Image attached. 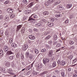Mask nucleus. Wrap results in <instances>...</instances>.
<instances>
[{
	"label": "nucleus",
	"mask_w": 77,
	"mask_h": 77,
	"mask_svg": "<svg viewBox=\"0 0 77 77\" xmlns=\"http://www.w3.org/2000/svg\"><path fill=\"white\" fill-rule=\"evenodd\" d=\"M38 18V16L35 14H32L31 16L29 17L28 21H32V20L35 21V19H37Z\"/></svg>",
	"instance_id": "1"
},
{
	"label": "nucleus",
	"mask_w": 77,
	"mask_h": 77,
	"mask_svg": "<svg viewBox=\"0 0 77 77\" xmlns=\"http://www.w3.org/2000/svg\"><path fill=\"white\" fill-rule=\"evenodd\" d=\"M43 63L45 65H46V63H48L50 62V59L49 58H44L43 60Z\"/></svg>",
	"instance_id": "2"
},
{
	"label": "nucleus",
	"mask_w": 77,
	"mask_h": 77,
	"mask_svg": "<svg viewBox=\"0 0 77 77\" xmlns=\"http://www.w3.org/2000/svg\"><path fill=\"white\" fill-rule=\"evenodd\" d=\"M58 65H60L61 66H63L65 64V62L64 61H61L58 60L57 62Z\"/></svg>",
	"instance_id": "3"
},
{
	"label": "nucleus",
	"mask_w": 77,
	"mask_h": 77,
	"mask_svg": "<svg viewBox=\"0 0 77 77\" xmlns=\"http://www.w3.org/2000/svg\"><path fill=\"white\" fill-rule=\"evenodd\" d=\"M28 48V45L26 44L22 46V50L23 51H26Z\"/></svg>",
	"instance_id": "4"
},
{
	"label": "nucleus",
	"mask_w": 77,
	"mask_h": 77,
	"mask_svg": "<svg viewBox=\"0 0 77 77\" xmlns=\"http://www.w3.org/2000/svg\"><path fill=\"white\" fill-rule=\"evenodd\" d=\"M3 50L5 51H9L10 50V49L7 46H4Z\"/></svg>",
	"instance_id": "5"
},
{
	"label": "nucleus",
	"mask_w": 77,
	"mask_h": 77,
	"mask_svg": "<svg viewBox=\"0 0 77 77\" xmlns=\"http://www.w3.org/2000/svg\"><path fill=\"white\" fill-rule=\"evenodd\" d=\"M48 55L49 57H51L53 56V51L50 50L48 52Z\"/></svg>",
	"instance_id": "6"
},
{
	"label": "nucleus",
	"mask_w": 77,
	"mask_h": 77,
	"mask_svg": "<svg viewBox=\"0 0 77 77\" xmlns=\"http://www.w3.org/2000/svg\"><path fill=\"white\" fill-rule=\"evenodd\" d=\"M29 39H32L33 40L35 39V36L32 35H30L29 36Z\"/></svg>",
	"instance_id": "7"
},
{
	"label": "nucleus",
	"mask_w": 77,
	"mask_h": 77,
	"mask_svg": "<svg viewBox=\"0 0 77 77\" xmlns=\"http://www.w3.org/2000/svg\"><path fill=\"white\" fill-rule=\"evenodd\" d=\"M57 9L59 10H63L64 9V7H63V6H58Z\"/></svg>",
	"instance_id": "8"
},
{
	"label": "nucleus",
	"mask_w": 77,
	"mask_h": 77,
	"mask_svg": "<svg viewBox=\"0 0 77 77\" xmlns=\"http://www.w3.org/2000/svg\"><path fill=\"white\" fill-rule=\"evenodd\" d=\"M7 12H8V13H12L13 12V10H12V9L9 8L7 9Z\"/></svg>",
	"instance_id": "9"
},
{
	"label": "nucleus",
	"mask_w": 77,
	"mask_h": 77,
	"mask_svg": "<svg viewBox=\"0 0 77 77\" xmlns=\"http://www.w3.org/2000/svg\"><path fill=\"white\" fill-rule=\"evenodd\" d=\"M5 65L7 67H9L11 66V64L9 62H6L5 63Z\"/></svg>",
	"instance_id": "10"
},
{
	"label": "nucleus",
	"mask_w": 77,
	"mask_h": 77,
	"mask_svg": "<svg viewBox=\"0 0 77 77\" xmlns=\"http://www.w3.org/2000/svg\"><path fill=\"white\" fill-rule=\"evenodd\" d=\"M60 1H58L57 2H55L54 4V6H56V5H59V4H60Z\"/></svg>",
	"instance_id": "11"
},
{
	"label": "nucleus",
	"mask_w": 77,
	"mask_h": 77,
	"mask_svg": "<svg viewBox=\"0 0 77 77\" xmlns=\"http://www.w3.org/2000/svg\"><path fill=\"white\" fill-rule=\"evenodd\" d=\"M21 27H22V26H21V25H20L18 26L17 27V28L16 31L18 32V30H20V29H21Z\"/></svg>",
	"instance_id": "12"
},
{
	"label": "nucleus",
	"mask_w": 77,
	"mask_h": 77,
	"mask_svg": "<svg viewBox=\"0 0 77 77\" xmlns=\"http://www.w3.org/2000/svg\"><path fill=\"white\" fill-rule=\"evenodd\" d=\"M54 2V0H48V4H50L51 3H52Z\"/></svg>",
	"instance_id": "13"
},
{
	"label": "nucleus",
	"mask_w": 77,
	"mask_h": 77,
	"mask_svg": "<svg viewBox=\"0 0 77 77\" xmlns=\"http://www.w3.org/2000/svg\"><path fill=\"white\" fill-rule=\"evenodd\" d=\"M48 26H49V27H53L54 24L53 23H48Z\"/></svg>",
	"instance_id": "14"
},
{
	"label": "nucleus",
	"mask_w": 77,
	"mask_h": 77,
	"mask_svg": "<svg viewBox=\"0 0 77 77\" xmlns=\"http://www.w3.org/2000/svg\"><path fill=\"white\" fill-rule=\"evenodd\" d=\"M61 74L62 77H64L65 76V72H61Z\"/></svg>",
	"instance_id": "15"
},
{
	"label": "nucleus",
	"mask_w": 77,
	"mask_h": 77,
	"mask_svg": "<svg viewBox=\"0 0 77 77\" xmlns=\"http://www.w3.org/2000/svg\"><path fill=\"white\" fill-rule=\"evenodd\" d=\"M49 14L48 12L47 11H44L43 13V14L44 15H48Z\"/></svg>",
	"instance_id": "16"
},
{
	"label": "nucleus",
	"mask_w": 77,
	"mask_h": 77,
	"mask_svg": "<svg viewBox=\"0 0 77 77\" xmlns=\"http://www.w3.org/2000/svg\"><path fill=\"white\" fill-rule=\"evenodd\" d=\"M7 53V54H8V55H10V54H13V53L12 52V51H11V50L8 51Z\"/></svg>",
	"instance_id": "17"
},
{
	"label": "nucleus",
	"mask_w": 77,
	"mask_h": 77,
	"mask_svg": "<svg viewBox=\"0 0 77 77\" xmlns=\"http://www.w3.org/2000/svg\"><path fill=\"white\" fill-rule=\"evenodd\" d=\"M53 39L54 41L57 40V35H55L53 37Z\"/></svg>",
	"instance_id": "18"
},
{
	"label": "nucleus",
	"mask_w": 77,
	"mask_h": 77,
	"mask_svg": "<svg viewBox=\"0 0 77 77\" xmlns=\"http://www.w3.org/2000/svg\"><path fill=\"white\" fill-rule=\"evenodd\" d=\"M16 57L17 58H19L20 57V52H18L16 55Z\"/></svg>",
	"instance_id": "19"
},
{
	"label": "nucleus",
	"mask_w": 77,
	"mask_h": 77,
	"mask_svg": "<svg viewBox=\"0 0 77 77\" xmlns=\"http://www.w3.org/2000/svg\"><path fill=\"white\" fill-rule=\"evenodd\" d=\"M3 54V51L2 50H0V56H2Z\"/></svg>",
	"instance_id": "20"
},
{
	"label": "nucleus",
	"mask_w": 77,
	"mask_h": 77,
	"mask_svg": "<svg viewBox=\"0 0 77 77\" xmlns=\"http://www.w3.org/2000/svg\"><path fill=\"white\" fill-rule=\"evenodd\" d=\"M17 45L15 43H12L11 45V46L13 47H17Z\"/></svg>",
	"instance_id": "21"
},
{
	"label": "nucleus",
	"mask_w": 77,
	"mask_h": 77,
	"mask_svg": "<svg viewBox=\"0 0 77 77\" xmlns=\"http://www.w3.org/2000/svg\"><path fill=\"white\" fill-rule=\"evenodd\" d=\"M33 5V2H32L29 4V5H28V7L29 8L32 7Z\"/></svg>",
	"instance_id": "22"
},
{
	"label": "nucleus",
	"mask_w": 77,
	"mask_h": 77,
	"mask_svg": "<svg viewBox=\"0 0 77 77\" xmlns=\"http://www.w3.org/2000/svg\"><path fill=\"white\" fill-rule=\"evenodd\" d=\"M47 74V72H46V71H45L40 73V75L42 76H43V75H45V74Z\"/></svg>",
	"instance_id": "23"
},
{
	"label": "nucleus",
	"mask_w": 77,
	"mask_h": 77,
	"mask_svg": "<svg viewBox=\"0 0 77 77\" xmlns=\"http://www.w3.org/2000/svg\"><path fill=\"white\" fill-rule=\"evenodd\" d=\"M56 66V62H54L52 63V67H55Z\"/></svg>",
	"instance_id": "24"
},
{
	"label": "nucleus",
	"mask_w": 77,
	"mask_h": 77,
	"mask_svg": "<svg viewBox=\"0 0 77 77\" xmlns=\"http://www.w3.org/2000/svg\"><path fill=\"white\" fill-rule=\"evenodd\" d=\"M72 7V5L71 4H68L67 5V8H70Z\"/></svg>",
	"instance_id": "25"
},
{
	"label": "nucleus",
	"mask_w": 77,
	"mask_h": 77,
	"mask_svg": "<svg viewBox=\"0 0 77 77\" xmlns=\"http://www.w3.org/2000/svg\"><path fill=\"white\" fill-rule=\"evenodd\" d=\"M8 23H6L4 24V27L5 28H6V27H8Z\"/></svg>",
	"instance_id": "26"
},
{
	"label": "nucleus",
	"mask_w": 77,
	"mask_h": 77,
	"mask_svg": "<svg viewBox=\"0 0 77 77\" xmlns=\"http://www.w3.org/2000/svg\"><path fill=\"white\" fill-rule=\"evenodd\" d=\"M35 26H37V27H41V24L38 23L35 24Z\"/></svg>",
	"instance_id": "27"
},
{
	"label": "nucleus",
	"mask_w": 77,
	"mask_h": 77,
	"mask_svg": "<svg viewBox=\"0 0 77 77\" xmlns=\"http://www.w3.org/2000/svg\"><path fill=\"white\" fill-rule=\"evenodd\" d=\"M41 21H43V22H44V23H46L47 22V20L44 19H41Z\"/></svg>",
	"instance_id": "28"
},
{
	"label": "nucleus",
	"mask_w": 77,
	"mask_h": 77,
	"mask_svg": "<svg viewBox=\"0 0 77 77\" xmlns=\"http://www.w3.org/2000/svg\"><path fill=\"white\" fill-rule=\"evenodd\" d=\"M9 58L11 60H13L14 58V56H11L9 57Z\"/></svg>",
	"instance_id": "29"
},
{
	"label": "nucleus",
	"mask_w": 77,
	"mask_h": 77,
	"mask_svg": "<svg viewBox=\"0 0 77 77\" xmlns=\"http://www.w3.org/2000/svg\"><path fill=\"white\" fill-rule=\"evenodd\" d=\"M56 47L57 48L60 47H61V44L60 43H58Z\"/></svg>",
	"instance_id": "30"
},
{
	"label": "nucleus",
	"mask_w": 77,
	"mask_h": 77,
	"mask_svg": "<svg viewBox=\"0 0 77 77\" xmlns=\"http://www.w3.org/2000/svg\"><path fill=\"white\" fill-rule=\"evenodd\" d=\"M74 43L73 41H70L69 42V44H70V45H72V44H74Z\"/></svg>",
	"instance_id": "31"
},
{
	"label": "nucleus",
	"mask_w": 77,
	"mask_h": 77,
	"mask_svg": "<svg viewBox=\"0 0 77 77\" xmlns=\"http://www.w3.org/2000/svg\"><path fill=\"white\" fill-rule=\"evenodd\" d=\"M29 58L30 59H32L33 58V55H30L29 56Z\"/></svg>",
	"instance_id": "32"
},
{
	"label": "nucleus",
	"mask_w": 77,
	"mask_h": 77,
	"mask_svg": "<svg viewBox=\"0 0 77 77\" xmlns=\"http://www.w3.org/2000/svg\"><path fill=\"white\" fill-rule=\"evenodd\" d=\"M5 20L7 21H8L9 20V17L6 16L5 18Z\"/></svg>",
	"instance_id": "33"
},
{
	"label": "nucleus",
	"mask_w": 77,
	"mask_h": 77,
	"mask_svg": "<svg viewBox=\"0 0 77 77\" xmlns=\"http://www.w3.org/2000/svg\"><path fill=\"white\" fill-rule=\"evenodd\" d=\"M15 17V14H11V15L10 16V18H12L14 17Z\"/></svg>",
	"instance_id": "34"
},
{
	"label": "nucleus",
	"mask_w": 77,
	"mask_h": 77,
	"mask_svg": "<svg viewBox=\"0 0 77 77\" xmlns=\"http://www.w3.org/2000/svg\"><path fill=\"white\" fill-rule=\"evenodd\" d=\"M50 38H51V36L48 35L46 37L45 39H50Z\"/></svg>",
	"instance_id": "35"
},
{
	"label": "nucleus",
	"mask_w": 77,
	"mask_h": 77,
	"mask_svg": "<svg viewBox=\"0 0 77 77\" xmlns=\"http://www.w3.org/2000/svg\"><path fill=\"white\" fill-rule=\"evenodd\" d=\"M49 33H50L49 31H47L44 34V35H48V34H49Z\"/></svg>",
	"instance_id": "36"
},
{
	"label": "nucleus",
	"mask_w": 77,
	"mask_h": 77,
	"mask_svg": "<svg viewBox=\"0 0 77 77\" xmlns=\"http://www.w3.org/2000/svg\"><path fill=\"white\" fill-rule=\"evenodd\" d=\"M32 74L33 75H36L37 74V73H36V72L35 71H33L32 72Z\"/></svg>",
	"instance_id": "37"
},
{
	"label": "nucleus",
	"mask_w": 77,
	"mask_h": 77,
	"mask_svg": "<svg viewBox=\"0 0 77 77\" xmlns=\"http://www.w3.org/2000/svg\"><path fill=\"white\" fill-rule=\"evenodd\" d=\"M34 51L36 54L38 53V51L37 49H35L34 50Z\"/></svg>",
	"instance_id": "38"
},
{
	"label": "nucleus",
	"mask_w": 77,
	"mask_h": 77,
	"mask_svg": "<svg viewBox=\"0 0 77 77\" xmlns=\"http://www.w3.org/2000/svg\"><path fill=\"white\" fill-rule=\"evenodd\" d=\"M60 17V14L56 15H55V17H56V18H59Z\"/></svg>",
	"instance_id": "39"
},
{
	"label": "nucleus",
	"mask_w": 77,
	"mask_h": 77,
	"mask_svg": "<svg viewBox=\"0 0 77 77\" xmlns=\"http://www.w3.org/2000/svg\"><path fill=\"white\" fill-rule=\"evenodd\" d=\"M41 52H45L46 51V49H42L41 51Z\"/></svg>",
	"instance_id": "40"
},
{
	"label": "nucleus",
	"mask_w": 77,
	"mask_h": 77,
	"mask_svg": "<svg viewBox=\"0 0 77 77\" xmlns=\"http://www.w3.org/2000/svg\"><path fill=\"white\" fill-rule=\"evenodd\" d=\"M23 3H26L27 1V0H23Z\"/></svg>",
	"instance_id": "41"
},
{
	"label": "nucleus",
	"mask_w": 77,
	"mask_h": 77,
	"mask_svg": "<svg viewBox=\"0 0 77 77\" xmlns=\"http://www.w3.org/2000/svg\"><path fill=\"white\" fill-rule=\"evenodd\" d=\"M13 41V39L12 38H11L10 39V43H12V42Z\"/></svg>",
	"instance_id": "42"
},
{
	"label": "nucleus",
	"mask_w": 77,
	"mask_h": 77,
	"mask_svg": "<svg viewBox=\"0 0 77 77\" xmlns=\"http://www.w3.org/2000/svg\"><path fill=\"white\" fill-rule=\"evenodd\" d=\"M65 23L66 24H68V23H69V20H66L65 21Z\"/></svg>",
	"instance_id": "43"
},
{
	"label": "nucleus",
	"mask_w": 77,
	"mask_h": 77,
	"mask_svg": "<svg viewBox=\"0 0 77 77\" xmlns=\"http://www.w3.org/2000/svg\"><path fill=\"white\" fill-rule=\"evenodd\" d=\"M8 3H9V1H7L4 2L5 5H7V4H8Z\"/></svg>",
	"instance_id": "44"
},
{
	"label": "nucleus",
	"mask_w": 77,
	"mask_h": 77,
	"mask_svg": "<svg viewBox=\"0 0 77 77\" xmlns=\"http://www.w3.org/2000/svg\"><path fill=\"white\" fill-rule=\"evenodd\" d=\"M11 66L12 68H14L15 67V64L14 63H12L11 64Z\"/></svg>",
	"instance_id": "45"
},
{
	"label": "nucleus",
	"mask_w": 77,
	"mask_h": 77,
	"mask_svg": "<svg viewBox=\"0 0 77 77\" xmlns=\"http://www.w3.org/2000/svg\"><path fill=\"white\" fill-rule=\"evenodd\" d=\"M72 55H70L69 56V59H72Z\"/></svg>",
	"instance_id": "46"
},
{
	"label": "nucleus",
	"mask_w": 77,
	"mask_h": 77,
	"mask_svg": "<svg viewBox=\"0 0 77 77\" xmlns=\"http://www.w3.org/2000/svg\"><path fill=\"white\" fill-rule=\"evenodd\" d=\"M46 47L47 49H49L50 48V46L48 45H46Z\"/></svg>",
	"instance_id": "47"
},
{
	"label": "nucleus",
	"mask_w": 77,
	"mask_h": 77,
	"mask_svg": "<svg viewBox=\"0 0 77 77\" xmlns=\"http://www.w3.org/2000/svg\"><path fill=\"white\" fill-rule=\"evenodd\" d=\"M8 71H10V72H13V70L11 69H8L7 70Z\"/></svg>",
	"instance_id": "48"
},
{
	"label": "nucleus",
	"mask_w": 77,
	"mask_h": 77,
	"mask_svg": "<svg viewBox=\"0 0 77 77\" xmlns=\"http://www.w3.org/2000/svg\"><path fill=\"white\" fill-rule=\"evenodd\" d=\"M24 13L26 14H29L28 13V11H27V10H26L24 11Z\"/></svg>",
	"instance_id": "49"
},
{
	"label": "nucleus",
	"mask_w": 77,
	"mask_h": 77,
	"mask_svg": "<svg viewBox=\"0 0 77 77\" xmlns=\"http://www.w3.org/2000/svg\"><path fill=\"white\" fill-rule=\"evenodd\" d=\"M49 4H48V2H47L45 3V5L46 6H48L49 5Z\"/></svg>",
	"instance_id": "50"
},
{
	"label": "nucleus",
	"mask_w": 77,
	"mask_h": 77,
	"mask_svg": "<svg viewBox=\"0 0 77 77\" xmlns=\"http://www.w3.org/2000/svg\"><path fill=\"white\" fill-rule=\"evenodd\" d=\"M3 18V16H0V20H2Z\"/></svg>",
	"instance_id": "51"
},
{
	"label": "nucleus",
	"mask_w": 77,
	"mask_h": 77,
	"mask_svg": "<svg viewBox=\"0 0 77 77\" xmlns=\"http://www.w3.org/2000/svg\"><path fill=\"white\" fill-rule=\"evenodd\" d=\"M77 74H73V77H77Z\"/></svg>",
	"instance_id": "52"
},
{
	"label": "nucleus",
	"mask_w": 77,
	"mask_h": 77,
	"mask_svg": "<svg viewBox=\"0 0 77 77\" xmlns=\"http://www.w3.org/2000/svg\"><path fill=\"white\" fill-rule=\"evenodd\" d=\"M22 64L23 66H26V64H25V63L24 62H22Z\"/></svg>",
	"instance_id": "53"
},
{
	"label": "nucleus",
	"mask_w": 77,
	"mask_h": 77,
	"mask_svg": "<svg viewBox=\"0 0 77 77\" xmlns=\"http://www.w3.org/2000/svg\"><path fill=\"white\" fill-rule=\"evenodd\" d=\"M30 72H28L26 73L27 75H30Z\"/></svg>",
	"instance_id": "54"
},
{
	"label": "nucleus",
	"mask_w": 77,
	"mask_h": 77,
	"mask_svg": "<svg viewBox=\"0 0 77 77\" xmlns=\"http://www.w3.org/2000/svg\"><path fill=\"white\" fill-rule=\"evenodd\" d=\"M8 73H9L10 74H11V75H14V73L13 72H8Z\"/></svg>",
	"instance_id": "55"
},
{
	"label": "nucleus",
	"mask_w": 77,
	"mask_h": 77,
	"mask_svg": "<svg viewBox=\"0 0 77 77\" xmlns=\"http://www.w3.org/2000/svg\"><path fill=\"white\" fill-rule=\"evenodd\" d=\"M31 68H29V67H28L26 69V70H29Z\"/></svg>",
	"instance_id": "56"
},
{
	"label": "nucleus",
	"mask_w": 77,
	"mask_h": 77,
	"mask_svg": "<svg viewBox=\"0 0 77 77\" xmlns=\"http://www.w3.org/2000/svg\"><path fill=\"white\" fill-rule=\"evenodd\" d=\"M38 9V8L36 7H35L34 8V9L35 10H37Z\"/></svg>",
	"instance_id": "57"
},
{
	"label": "nucleus",
	"mask_w": 77,
	"mask_h": 77,
	"mask_svg": "<svg viewBox=\"0 0 77 77\" xmlns=\"http://www.w3.org/2000/svg\"><path fill=\"white\" fill-rule=\"evenodd\" d=\"M27 11H28V12L29 14V13H30V12H31V11L30 10H27Z\"/></svg>",
	"instance_id": "58"
},
{
	"label": "nucleus",
	"mask_w": 77,
	"mask_h": 77,
	"mask_svg": "<svg viewBox=\"0 0 77 77\" xmlns=\"http://www.w3.org/2000/svg\"><path fill=\"white\" fill-rule=\"evenodd\" d=\"M29 32H31V33H32V30L31 29H29Z\"/></svg>",
	"instance_id": "59"
},
{
	"label": "nucleus",
	"mask_w": 77,
	"mask_h": 77,
	"mask_svg": "<svg viewBox=\"0 0 77 77\" xmlns=\"http://www.w3.org/2000/svg\"><path fill=\"white\" fill-rule=\"evenodd\" d=\"M26 56H28L29 55V52H27L26 53Z\"/></svg>",
	"instance_id": "60"
},
{
	"label": "nucleus",
	"mask_w": 77,
	"mask_h": 77,
	"mask_svg": "<svg viewBox=\"0 0 77 77\" xmlns=\"http://www.w3.org/2000/svg\"><path fill=\"white\" fill-rule=\"evenodd\" d=\"M71 68H68V71L69 72L71 71Z\"/></svg>",
	"instance_id": "61"
},
{
	"label": "nucleus",
	"mask_w": 77,
	"mask_h": 77,
	"mask_svg": "<svg viewBox=\"0 0 77 77\" xmlns=\"http://www.w3.org/2000/svg\"><path fill=\"white\" fill-rule=\"evenodd\" d=\"M33 30L35 31V32H38V29H34Z\"/></svg>",
	"instance_id": "62"
},
{
	"label": "nucleus",
	"mask_w": 77,
	"mask_h": 77,
	"mask_svg": "<svg viewBox=\"0 0 77 77\" xmlns=\"http://www.w3.org/2000/svg\"><path fill=\"white\" fill-rule=\"evenodd\" d=\"M21 58H22V57H23L22 58V59H23V58L24 57V55H23V54H21Z\"/></svg>",
	"instance_id": "63"
},
{
	"label": "nucleus",
	"mask_w": 77,
	"mask_h": 77,
	"mask_svg": "<svg viewBox=\"0 0 77 77\" xmlns=\"http://www.w3.org/2000/svg\"><path fill=\"white\" fill-rule=\"evenodd\" d=\"M51 21H52V22H53L54 21V19L52 18L51 19Z\"/></svg>",
	"instance_id": "64"
}]
</instances>
